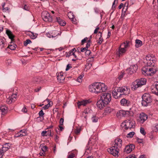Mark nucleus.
<instances>
[{"mask_svg":"<svg viewBox=\"0 0 158 158\" xmlns=\"http://www.w3.org/2000/svg\"><path fill=\"white\" fill-rule=\"evenodd\" d=\"M107 89V87L105 84L101 82H96L90 85L89 90L90 92L96 94L105 92Z\"/></svg>","mask_w":158,"mask_h":158,"instance_id":"nucleus-1","label":"nucleus"},{"mask_svg":"<svg viewBox=\"0 0 158 158\" xmlns=\"http://www.w3.org/2000/svg\"><path fill=\"white\" fill-rule=\"evenodd\" d=\"M130 92V89L126 86L118 87L114 89L112 91L113 97L115 98L121 97L122 95L128 94Z\"/></svg>","mask_w":158,"mask_h":158,"instance_id":"nucleus-2","label":"nucleus"},{"mask_svg":"<svg viewBox=\"0 0 158 158\" xmlns=\"http://www.w3.org/2000/svg\"><path fill=\"white\" fill-rule=\"evenodd\" d=\"M153 66H146L142 69V73L145 76H152L156 73V70Z\"/></svg>","mask_w":158,"mask_h":158,"instance_id":"nucleus-3","label":"nucleus"},{"mask_svg":"<svg viewBox=\"0 0 158 158\" xmlns=\"http://www.w3.org/2000/svg\"><path fill=\"white\" fill-rule=\"evenodd\" d=\"M142 100L141 104L143 106H146L149 105L152 102L151 96L148 93H145L142 96Z\"/></svg>","mask_w":158,"mask_h":158,"instance_id":"nucleus-4","label":"nucleus"},{"mask_svg":"<svg viewBox=\"0 0 158 158\" xmlns=\"http://www.w3.org/2000/svg\"><path fill=\"white\" fill-rule=\"evenodd\" d=\"M135 122L134 121L127 119L122 123L121 126L123 127L125 129L127 130L134 128L135 127Z\"/></svg>","mask_w":158,"mask_h":158,"instance_id":"nucleus-5","label":"nucleus"},{"mask_svg":"<svg viewBox=\"0 0 158 158\" xmlns=\"http://www.w3.org/2000/svg\"><path fill=\"white\" fill-rule=\"evenodd\" d=\"M156 58L152 55H148L146 57V61L145 62L147 66H154L156 62Z\"/></svg>","mask_w":158,"mask_h":158,"instance_id":"nucleus-6","label":"nucleus"},{"mask_svg":"<svg viewBox=\"0 0 158 158\" xmlns=\"http://www.w3.org/2000/svg\"><path fill=\"white\" fill-rule=\"evenodd\" d=\"M43 20L45 22H55V20H54V17L52 18L50 16L49 14L47 11H43L41 15Z\"/></svg>","mask_w":158,"mask_h":158,"instance_id":"nucleus-7","label":"nucleus"},{"mask_svg":"<svg viewBox=\"0 0 158 158\" xmlns=\"http://www.w3.org/2000/svg\"><path fill=\"white\" fill-rule=\"evenodd\" d=\"M100 98L108 104L111 101V94L108 93H102L101 96Z\"/></svg>","mask_w":158,"mask_h":158,"instance_id":"nucleus-8","label":"nucleus"},{"mask_svg":"<svg viewBox=\"0 0 158 158\" xmlns=\"http://www.w3.org/2000/svg\"><path fill=\"white\" fill-rule=\"evenodd\" d=\"M119 148L115 146L112 145L110 148L107 149L108 152L114 156H118L119 152Z\"/></svg>","mask_w":158,"mask_h":158,"instance_id":"nucleus-9","label":"nucleus"},{"mask_svg":"<svg viewBox=\"0 0 158 158\" xmlns=\"http://www.w3.org/2000/svg\"><path fill=\"white\" fill-rule=\"evenodd\" d=\"M130 111H129L120 110L117 112L116 114V116L118 118H121L122 117L128 116L130 115Z\"/></svg>","mask_w":158,"mask_h":158,"instance_id":"nucleus-10","label":"nucleus"},{"mask_svg":"<svg viewBox=\"0 0 158 158\" xmlns=\"http://www.w3.org/2000/svg\"><path fill=\"white\" fill-rule=\"evenodd\" d=\"M138 69V66L137 64H132L131 65L129 68L126 70L127 73L129 74H132L135 73Z\"/></svg>","mask_w":158,"mask_h":158,"instance_id":"nucleus-11","label":"nucleus"},{"mask_svg":"<svg viewBox=\"0 0 158 158\" xmlns=\"http://www.w3.org/2000/svg\"><path fill=\"white\" fill-rule=\"evenodd\" d=\"M148 118V116L147 114L144 113H141L139 114L138 121L140 123H143Z\"/></svg>","mask_w":158,"mask_h":158,"instance_id":"nucleus-12","label":"nucleus"},{"mask_svg":"<svg viewBox=\"0 0 158 158\" xmlns=\"http://www.w3.org/2000/svg\"><path fill=\"white\" fill-rule=\"evenodd\" d=\"M16 98L17 94H13L11 96H9L7 98L6 102L8 104H10L16 101Z\"/></svg>","mask_w":158,"mask_h":158,"instance_id":"nucleus-13","label":"nucleus"},{"mask_svg":"<svg viewBox=\"0 0 158 158\" xmlns=\"http://www.w3.org/2000/svg\"><path fill=\"white\" fill-rule=\"evenodd\" d=\"M120 103L122 106H129L131 105V102L129 100L123 98L120 100Z\"/></svg>","mask_w":158,"mask_h":158,"instance_id":"nucleus-14","label":"nucleus"},{"mask_svg":"<svg viewBox=\"0 0 158 158\" xmlns=\"http://www.w3.org/2000/svg\"><path fill=\"white\" fill-rule=\"evenodd\" d=\"M107 104H108L106 103L101 98L97 102V107L100 109H102Z\"/></svg>","mask_w":158,"mask_h":158,"instance_id":"nucleus-15","label":"nucleus"},{"mask_svg":"<svg viewBox=\"0 0 158 158\" xmlns=\"http://www.w3.org/2000/svg\"><path fill=\"white\" fill-rule=\"evenodd\" d=\"M126 51L127 50H125L120 46L118 51L116 52L117 56L119 57L122 56L125 53Z\"/></svg>","mask_w":158,"mask_h":158,"instance_id":"nucleus-16","label":"nucleus"},{"mask_svg":"<svg viewBox=\"0 0 158 158\" xmlns=\"http://www.w3.org/2000/svg\"><path fill=\"white\" fill-rule=\"evenodd\" d=\"M131 44V42L127 40L122 43L120 46L125 50H127V49L130 47Z\"/></svg>","mask_w":158,"mask_h":158,"instance_id":"nucleus-17","label":"nucleus"},{"mask_svg":"<svg viewBox=\"0 0 158 158\" xmlns=\"http://www.w3.org/2000/svg\"><path fill=\"white\" fill-rule=\"evenodd\" d=\"M114 143L113 145V146H116V147L120 148L122 146V140L119 138H117L114 141Z\"/></svg>","mask_w":158,"mask_h":158,"instance_id":"nucleus-18","label":"nucleus"},{"mask_svg":"<svg viewBox=\"0 0 158 158\" xmlns=\"http://www.w3.org/2000/svg\"><path fill=\"white\" fill-rule=\"evenodd\" d=\"M27 131L25 129H23L20 130L19 132L16 134L15 135V137H23L26 135Z\"/></svg>","mask_w":158,"mask_h":158,"instance_id":"nucleus-19","label":"nucleus"},{"mask_svg":"<svg viewBox=\"0 0 158 158\" xmlns=\"http://www.w3.org/2000/svg\"><path fill=\"white\" fill-rule=\"evenodd\" d=\"M90 102L89 100H85L79 101L77 102L78 108H79L81 106H85Z\"/></svg>","mask_w":158,"mask_h":158,"instance_id":"nucleus-20","label":"nucleus"},{"mask_svg":"<svg viewBox=\"0 0 158 158\" xmlns=\"http://www.w3.org/2000/svg\"><path fill=\"white\" fill-rule=\"evenodd\" d=\"M54 17V20H55V22L56 21L60 25L63 26L65 25V22L61 19L60 17Z\"/></svg>","mask_w":158,"mask_h":158,"instance_id":"nucleus-21","label":"nucleus"},{"mask_svg":"<svg viewBox=\"0 0 158 158\" xmlns=\"http://www.w3.org/2000/svg\"><path fill=\"white\" fill-rule=\"evenodd\" d=\"M135 146L133 144H131L127 146L124 149V152L127 153H130L133 149L135 148Z\"/></svg>","mask_w":158,"mask_h":158,"instance_id":"nucleus-22","label":"nucleus"},{"mask_svg":"<svg viewBox=\"0 0 158 158\" xmlns=\"http://www.w3.org/2000/svg\"><path fill=\"white\" fill-rule=\"evenodd\" d=\"M151 89L153 93L158 95V82H157L155 86H152Z\"/></svg>","mask_w":158,"mask_h":158,"instance_id":"nucleus-23","label":"nucleus"},{"mask_svg":"<svg viewBox=\"0 0 158 158\" xmlns=\"http://www.w3.org/2000/svg\"><path fill=\"white\" fill-rule=\"evenodd\" d=\"M140 87L138 82H137L136 80L133 82L131 85V88L134 90H136L137 88Z\"/></svg>","mask_w":158,"mask_h":158,"instance_id":"nucleus-24","label":"nucleus"},{"mask_svg":"<svg viewBox=\"0 0 158 158\" xmlns=\"http://www.w3.org/2000/svg\"><path fill=\"white\" fill-rule=\"evenodd\" d=\"M137 82H138L139 84L140 87L142 85H145L146 83V79L144 78H142L139 80H137Z\"/></svg>","mask_w":158,"mask_h":158,"instance_id":"nucleus-25","label":"nucleus"},{"mask_svg":"<svg viewBox=\"0 0 158 158\" xmlns=\"http://www.w3.org/2000/svg\"><path fill=\"white\" fill-rule=\"evenodd\" d=\"M128 5V3L127 2H126L124 6H123V4L122 3H121L120 4L119 6L118 7V8L119 9H121L122 8V7H123V11L125 12L126 11L127 9V6Z\"/></svg>","mask_w":158,"mask_h":158,"instance_id":"nucleus-26","label":"nucleus"},{"mask_svg":"<svg viewBox=\"0 0 158 158\" xmlns=\"http://www.w3.org/2000/svg\"><path fill=\"white\" fill-rule=\"evenodd\" d=\"M6 33L8 36L9 38L11 39V41H13L14 40V38L15 36L13 35L12 32L9 30H6Z\"/></svg>","mask_w":158,"mask_h":158,"instance_id":"nucleus-27","label":"nucleus"},{"mask_svg":"<svg viewBox=\"0 0 158 158\" xmlns=\"http://www.w3.org/2000/svg\"><path fill=\"white\" fill-rule=\"evenodd\" d=\"M65 77L62 74L60 73L57 76V79L60 83H63Z\"/></svg>","mask_w":158,"mask_h":158,"instance_id":"nucleus-28","label":"nucleus"},{"mask_svg":"<svg viewBox=\"0 0 158 158\" xmlns=\"http://www.w3.org/2000/svg\"><path fill=\"white\" fill-rule=\"evenodd\" d=\"M54 33H56V35H53L51 33H47L46 34V36L49 38H53L55 37H56V36H57L58 35H59V33H58V32L57 31H54Z\"/></svg>","mask_w":158,"mask_h":158,"instance_id":"nucleus-29","label":"nucleus"},{"mask_svg":"<svg viewBox=\"0 0 158 158\" xmlns=\"http://www.w3.org/2000/svg\"><path fill=\"white\" fill-rule=\"evenodd\" d=\"M125 74L124 71H122L119 74L118 77L117 78L116 81L119 82L123 77Z\"/></svg>","mask_w":158,"mask_h":158,"instance_id":"nucleus-30","label":"nucleus"},{"mask_svg":"<svg viewBox=\"0 0 158 158\" xmlns=\"http://www.w3.org/2000/svg\"><path fill=\"white\" fill-rule=\"evenodd\" d=\"M10 148V143H6L3 145L2 148L4 150L5 152L8 150Z\"/></svg>","mask_w":158,"mask_h":158,"instance_id":"nucleus-31","label":"nucleus"},{"mask_svg":"<svg viewBox=\"0 0 158 158\" xmlns=\"http://www.w3.org/2000/svg\"><path fill=\"white\" fill-rule=\"evenodd\" d=\"M41 80L42 79L40 77H37L33 78V81L35 83L39 84L41 82Z\"/></svg>","mask_w":158,"mask_h":158,"instance_id":"nucleus-32","label":"nucleus"},{"mask_svg":"<svg viewBox=\"0 0 158 158\" xmlns=\"http://www.w3.org/2000/svg\"><path fill=\"white\" fill-rule=\"evenodd\" d=\"M135 47L138 48L140 47L142 44V42L139 40L137 39L135 40Z\"/></svg>","mask_w":158,"mask_h":158,"instance_id":"nucleus-33","label":"nucleus"},{"mask_svg":"<svg viewBox=\"0 0 158 158\" xmlns=\"http://www.w3.org/2000/svg\"><path fill=\"white\" fill-rule=\"evenodd\" d=\"M0 110L2 113H5L7 112V108L5 106H2L0 107Z\"/></svg>","mask_w":158,"mask_h":158,"instance_id":"nucleus-34","label":"nucleus"},{"mask_svg":"<svg viewBox=\"0 0 158 158\" xmlns=\"http://www.w3.org/2000/svg\"><path fill=\"white\" fill-rule=\"evenodd\" d=\"M28 35L31 39H34L37 37L38 35L36 34H35L33 32H30L29 33Z\"/></svg>","mask_w":158,"mask_h":158,"instance_id":"nucleus-35","label":"nucleus"},{"mask_svg":"<svg viewBox=\"0 0 158 158\" xmlns=\"http://www.w3.org/2000/svg\"><path fill=\"white\" fill-rule=\"evenodd\" d=\"M81 116L83 121L86 122L87 121V117L89 116L85 114L82 113L81 115Z\"/></svg>","mask_w":158,"mask_h":158,"instance_id":"nucleus-36","label":"nucleus"},{"mask_svg":"<svg viewBox=\"0 0 158 158\" xmlns=\"http://www.w3.org/2000/svg\"><path fill=\"white\" fill-rule=\"evenodd\" d=\"M76 50L75 48H73L72 50H70L68 53L67 56H69L72 55H75V52H76Z\"/></svg>","mask_w":158,"mask_h":158,"instance_id":"nucleus-37","label":"nucleus"},{"mask_svg":"<svg viewBox=\"0 0 158 158\" xmlns=\"http://www.w3.org/2000/svg\"><path fill=\"white\" fill-rule=\"evenodd\" d=\"M92 112V111L89 108H87L82 113L85 114L89 116V114H90Z\"/></svg>","mask_w":158,"mask_h":158,"instance_id":"nucleus-38","label":"nucleus"},{"mask_svg":"<svg viewBox=\"0 0 158 158\" xmlns=\"http://www.w3.org/2000/svg\"><path fill=\"white\" fill-rule=\"evenodd\" d=\"M113 110L111 109L110 107H107L105 108V112L107 114H109L111 113Z\"/></svg>","mask_w":158,"mask_h":158,"instance_id":"nucleus-39","label":"nucleus"},{"mask_svg":"<svg viewBox=\"0 0 158 158\" xmlns=\"http://www.w3.org/2000/svg\"><path fill=\"white\" fill-rule=\"evenodd\" d=\"M99 34L100 37L99 38V40L98 43L101 44L103 42V40L102 38V33L100 32H99L98 34V35L99 36Z\"/></svg>","mask_w":158,"mask_h":158,"instance_id":"nucleus-40","label":"nucleus"},{"mask_svg":"<svg viewBox=\"0 0 158 158\" xmlns=\"http://www.w3.org/2000/svg\"><path fill=\"white\" fill-rule=\"evenodd\" d=\"M135 134V132H130L127 135V138H131Z\"/></svg>","mask_w":158,"mask_h":158,"instance_id":"nucleus-41","label":"nucleus"},{"mask_svg":"<svg viewBox=\"0 0 158 158\" xmlns=\"http://www.w3.org/2000/svg\"><path fill=\"white\" fill-rule=\"evenodd\" d=\"M51 102H49V103H48V104L47 105H45L43 107V108L44 110H46L48 109L50 106L52 105L51 104Z\"/></svg>","mask_w":158,"mask_h":158,"instance_id":"nucleus-42","label":"nucleus"},{"mask_svg":"<svg viewBox=\"0 0 158 158\" xmlns=\"http://www.w3.org/2000/svg\"><path fill=\"white\" fill-rule=\"evenodd\" d=\"M5 151L2 148H0V158H2L4 154Z\"/></svg>","mask_w":158,"mask_h":158,"instance_id":"nucleus-43","label":"nucleus"},{"mask_svg":"<svg viewBox=\"0 0 158 158\" xmlns=\"http://www.w3.org/2000/svg\"><path fill=\"white\" fill-rule=\"evenodd\" d=\"M84 77V75H80L77 78V81H78L79 82H81L82 81V78L83 77Z\"/></svg>","mask_w":158,"mask_h":158,"instance_id":"nucleus-44","label":"nucleus"},{"mask_svg":"<svg viewBox=\"0 0 158 158\" xmlns=\"http://www.w3.org/2000/svg\"><path fill=\"white\" fill-rule=\"evenodd\" d=\"M31 42L29 39H27L24 42L23 44L25 46H26L28 44L31 43Z\"/></svg>","mask_w":158,"mask_h":158,"instance_id":"nucleus-45","label":"nucleus"},{"mask_svg":"<svg viewBox=\"0 0 158 158\" xmlns=\"http://www.w3.org/2000/svg\"><path fill=\"white\" fill-rule=\"evenodd\" d=\"M92 120L93 122H97L98 121V117H93L92 118Z\"/></svg>","mask_w":158,"mask_h":158,"instance_id":"nucleus-46","label":"nucleus"},{"mask_svg":"<svg viewBox=\"0 0 158 158\" xmlns=\"http://www.w3.org/2000/svg\"><path fill=\"white\" fill-rule=\"evenodd\" d=\"M140 132L142 134L144 135H145L146 134V132L143 128L141 127L140 129Z\"/></svg>","mask_w":158,"mask_h":158,"instance_id":"nucleus-47","label":"nucleus"},{"mask_svg":"<svg viewBox=\"0 0 158 158\" xmlns=\"http://www.w3.org/2000/svg\"><path fill=\"white\" fill-rule=\"evenodd\" d=\"M91 52L90 50L87 49L85 52L86 56H89L91 53Z\"/></svg>","mask_w":158,"mask_h":158,"instance_id":"nucleus-48","label":"nucleus"},{"mask_svg":"<svg viewBox=\"0 0 158 158\" xmlns=\"http://www.w3.org/2000/svg\"><path fill=\"white\" fill-rule=\"evenodd\" d=\"M81 131L80 128H77L75 130L74 132L77 134H78L80 133Z\"/></svg>","mask_w":158,"mask_h":158,"instance_id":"nucleus-49","label":"nucleus"},{"mask_svg":"<svg viewBox=\"0 0 158 158\" xmlns=\"http://www.w3.org/2000/svg\"><path fill=\"white\" fill-rule=\"evenodd\" d=\"M88 40V38L86 37L84 38L83 40H81V44L83 45L86 42L87 40Z\"/></svg>","mask_w":158,"mask_h":158,"instance_id":"nucleus-50","label":"nucleus"},{"mask_svg":"<svg viewBox=\"0 0 158 158\" xmlns=\"http://www.w3.org/2000/svg\"><path fill=\"white\" fill-rule=\"evenodd\" d=\"M15 46H13L12 45H9V48L11 50H15V46Z\"/></svg>","mask_w":158,"mask_h":158,"instance_id":"nucleus-51","label":"nucleus"},{"mask_svg":"<svg viewBox=\"0 0 158 158\" xmlns=\"http://www.w3.org/2000/svg\"><path fill=\"white\" fill-rule=\"evenodd\" d=\"M44 113L43 112V111L42 110H41L39 113V115L40 117L43 116L44 115Z\"/></svg>","mask_w":158,"mask_h":158,"instance_id":"nucleus-52","label":"nucleus"},{"mask_svg":"<svg viewBox=\"0 0 158 158\" xmlns=\"http://www.w3.org/2000/svg\"><path fill=\"white\" fill-rule=\"evenodd\" d=\"M47 131H43L41 132V135L42 136H47L48 135L46 134L47 133Z\"/></svg>","mask_w":158,"mask_h":158,"instance_id":"nucleus-53","label":"nucleus"},{"mask_svg":"<svg viewBox=\"0 0 158 158\" xmlns=\"http://www.w3.org/2000/svg\"><path fill=\"white\" fill-rule=\"evenodd\" d=\"M4 45V41L2 39H0V46H2V47Z\"/></svg>","mask_w":158,"mask_h":158,"instance_id":"nucleus-54","label":"nucleus"},{"mask_svg":"<svg viewBox=\"0 0 158 158\" xmlns=\"http://www.w3.org/2000/svg\"><path fill=\"white\" fill-rule=\"evenodd\" d=\"M48 149V147L46 146H44L42 148V151L45 152L47 151Z\"/></svg>","mask_w":158,"mask_h":158,"instance_id":"nucleus-55","label":"nucleus"},{"mask_svg":"<svg viewBox=\"0 0 158 158\" xmlns=\"http://www.w3.org/2000/svg\"><path fill=\"white\" fill-rule=\"evenodd\" d=\"M64 120L63 118H60V125H62L63 124Z\"/></svg>","mask_w":158,"mask_h":158,"instance_id":"nucleus-56","label":"nucleus"},{"mask_svg":"<svg viewBox=\"0 0 158 158\" xmlns=\"http://www.w3.org/2000/svg\"><path fill=\"white\" fill-rule=\"evenodd\" d=\"M74 156V154L73 153H72L68 156L67 158H73Z\"/></svg>","mask_w":158,"mask_h":158,"instance_id":"nucleus-57","label":"nucleus"},{"mask_svg":"<svg viewBox=\"0 0 158 158\" xmlns=\"http://www.w3.org/2000/svg\"><path fill=\"white\" fill-rule=\"evenodd\" d=\"M71 67H72L70 64H68L66 68L65 69V70L66 71H68L69 69H70Z\"/></svg>","mask_w":158,"mask_h":158,"instance_id":"nucleus-58","label":"nucleus"},{"mask_svg":"<svg viewBox=\"0 0 158 158\" xmlns=\"http://www.w3.org/2000/svg\"><path fill=\"white\" fill-rule=\"evenodd\" d=\"M87 49L86 48H81V51L82 52H85Z\"/></svg>","mask_w":158,"mask_h":158,"instance_id":"nucleus-59","label":"nucleus"},{"mask_svg":"<svg viewBox=\"0 0 158 158\" xmlns=\"http://www.w3.org/2000/svg\"><path fill=\"white\" fill-rule=\"evenodd\" d=\"M22 111L24 112H25V113H26V112H27V109L25 107V106H24V107H23V109H22Z\"/></svg>","mask_w":158,"mask_h":158,"instance_id":"nucleus-60","label":"nucleus"},{"mask_svg":"<svg viewBox=\"0 0 158 158\" xmlns=\"http://www.w3.org/2000/svg\"><path fill=\"white\" fill-rule=\"evenodd\" d=\"M41 87H39L35 89V91L36 92H38L41 89Z\"/></svg>","mask_w":158,"mask_h":158,"instance_id":"nucleus-61","label":"nucleus"},{"mask_svg":"<svg viewBox=\"0 0 158 158\" xmlns=\"http://www.w3.org/2000/svg\"><path fill=\"white\" fill-rule=\"evenodd\" d=\"M137 141L139 143H142L143 142V139H140L139 138H137Z\"/></svg>","mask_w":158,"mask_h":158,"instance_id":"nucleus-62","label":"nucleus"},{"mask_svg":"<svg viewBox=\"0 0 158 158\" xmlns=\"http://www.w3.org/2000/svg\"><path fill=\"white\" fill-rule=\"evenodd\" d=\"M69 18L70 19H71V20L73 23H75L76 20L75 19L73 18V17H72V18H70L69 17Z\"/></svg>","mask_w":158,"mask_h":158,"instance_id":"nucleus-63","label":"nucleus"},{"mask_svg":"<svg viewBox=\"0 0 158 158\" xmlns=\"http://www.w3.org/2000/svg\"><path fill=\"white\" fill-rule=\"evenodd\" d=\"M126 158H136L134 155H130L127 157Z\"/></svg>","mask_w":158,"mask_h":158,"instance_id":"nucleus-64","label":"nucleus"}]
</instances>
